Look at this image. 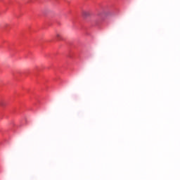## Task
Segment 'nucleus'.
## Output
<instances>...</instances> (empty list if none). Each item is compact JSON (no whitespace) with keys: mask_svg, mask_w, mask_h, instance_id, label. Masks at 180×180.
Segmentation results:
<instances>
[{"mask_svg":"<svg viewBox=\"0 0 180 180\" xmlns=\"http://www.w3.org/2000/svg\"><path fill=\"white\" fill-rule=\"evenodd\" d=\"M56 38L58 39V40H61L62 37L60 34L57 33L56 34Z\"/></svg>","mask_w":180,"mask_h":180,"instance_id":"nucleus-1","label":"nucleus"}]
</instances>
